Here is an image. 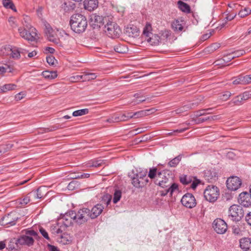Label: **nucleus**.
I'll list each match as a JSON object with an SVG mask.
<instances>
[{
  "label": "nucleus",
  "mask_w": 251,
  "mask_h": 251,
  "mask_svg": "<svg viewBox=\"0 0 251 251\" xmlns=\"http://www.w3.org/2000/svg\"><path fill=\"white\" fill-rule=\"evenodd\" d=\"M70 24L71 29L75 32H83L87 26V21L85 16L80 14L73 15L70 19Z\"/></svg>",
  "instance_id": "1"
},
{
  "label": "nucleus",
  "mask_w": 251,
  "mask_h": 251,
  "mask_svg": "<svg viewBox=\"0 0 251 251\" xmlns=\"http://www.w3.org/2000/svg\"><path fill=\"white\" fill-rule=\"evenodd\" d=\"M147 169H141L136 171V173L131 177L132 184L137 188H142L145 187L149 182L147 176Z\"/></svg>",
  "instance_id": "2"
},
{
  "label": "nucleus",
  "mask_w": 251,
  "mask_h": 251,
  "mask_svg": "<svg viewBox=\"0 0 251 251\" xmlns=\"http://www.w3.org/2000/svg\"><path fill=\"white\" fill-rule=\"evenodd\" d=\"M103 30L106 35L111 38L118 37L121 33L119 26L116 23L109 20L104 25Z\"/></svg>",
  "instance_id": "3"
},
{
  "label": "nucleus",
  "mask_w": 251,
  "mask_h": 251,
  "mask_svg": "<svg viewBox=\"0 0 251 251\" xmlns=\"http://www.w3.org/2000/svg\"><path fill=\"white\" fill-rule=\"evenodd\" d=\"M90 209L87 208L80 209L77 212L73 211L72 216L74 218V222L80 225L86 223L90 218Z\"/></svg>",
  "instance_id": "4"
},
{
  "label": "nucleus",
  "mask_w": 251,
  "mask_h": 251,
  "mask_svg": "<svg viewBox=\"0 0 251 251\" xmlns=\"http://www.w3.org/2000/svg\"><path fill=\"white\" fill-rule=\"evenodd\" d=\"M203 194L207 201L213 202L217 200L220 195L219 190L216 186L208 185L205 189Z\"/></svg>",
  "instance_id": "5"
},
{
  "label": "nucleus",
  "mask_w": 251,
  "mask_h": 251,
  "mask_svg": "<svg viewBox=\"0 0 251 251\" xmlns=\"http://www.w3.org/2000/svg\"><path fill=\"white\" fill-rule=\"evenodd\" d=\"M244 212L241 205L233 204L229 209V217L233 221L238 222L244 217Z\"/></svg>",
  "instance_id": "6"
},
{
  "label": "nucleus",
  "mask_w": 251,
  "mask_h": 251,
  "mask_svg": "<svg viewBox=\"0 0 251 251\" xmlns=\"http://www.w3.org/2000/svg\"><path fill=\"white\" fill-rule=\"evenodd\" d=\"M172 178L169 174L166 176V172L164 171L158 172V178L154 180V183L162 188H167L171 184Z\"/></svg>",
  "instance_id": "7"
},
{
  "label": "nucleus",
  "mask_w": 251,
  "mask_h": 251,
  "mask_svg": "<svg viewBox=\"0 0 251 251\" xmlns=\"http://www.w3.org/2000/svg\"><path fill=\"white\" fill-rule=\"evenodd\" d=\"M18 31L22 38L28 41H34L38 38L36 29L35 28L28 30L20 27L18 28Z\"/></svg>",
  "instance_id": "8"
},
{
  "label": "nucleus",
  "mask_w": 251,
  "mask_h": 251,
  "mask_svg": "<svg viewBox=\"0 0 251 251\" xmlns=\"http://www.w3.org/2000/svg\"><path fill=\"white\" fill-rule=\"evenodd\" d=\"M72 213L73 211H69L65 214L61 215V217L58 220V225H61L65 226V229L72 226L73 221L74 222V218L73 217Z\"/></svg>",
  "instance_id": "9"
},
{
  "label": "nucleus",
  "mask_w": 251,
  "mask_h": 251,
  "mask_svg": "<svg viewBox=\"0 0 251 251\" xmlns=\"http://www.w3.org/2000/svg\"><path fill=\"white\" fill-rule=\"evenodd\" d=\"M183 205L187 208H192L196 206L197 202L194 196L191 193L185 194L181 200Z\"/></svg>",
  "instance_id": "10"
},
{
  "label": "nucleus",
  "mask_w": 251,
  "mask_h": 251,
  "mask_svg": "<svg viewBox=\"0 0 251 251\" xmlns=\"http://www.w3.org/2000/svg\"><path fill=\"white\" fill-rule=\"evenodd\" d=\"M214 230L218 234L225 233L227 229L226 223L223 219L217 218L213 223Z\"/></svg>",
  "instance_id": "11"
},
{
  "label": "nucleus",
  "mask_w": 251,
  "mask_h": 251,
  "mask_svg": "<svg viewBox=\"0 0 251 251\" xmlns=\"http://www.w3.org/2000/svg\"><path fill=\"white\" fill-rule=\"evenodd\" d=\"M18 218L14 213L5 215L0 220V224L3 226H10L16 224Z\"/></svg>",
  "instance_id": "12"
},
{
  "label": "nucleus",
  "mask_w": 251,
  "mask_h": 251,
  "mask_svg": "<svg viewBox=\"0 0 251 251\" xmlns=\"http://www.w3.org/2000/svg\"><path fill=\"white\" fill-rule=\"evenodd\" d=\"M108 17H103L97 15L96 13L92 14L90 16V23L93 25L100 27L108 21Z\"/></svg>",
  "instance_id": "13"
},
{
  "label": "nucleus",
  "mask_w": 251,
  "mask_h": 251,
  "mask_svg": "<svg viewBox=\"0 0 251 251\" xmlns=\"http://www.w3.org/2000/svg\"><path fill=\"white\" fill-rule=\"evenodd\" d=\"M241 184V179L237 176H231L226 180L227 188L231 191L237 190L240 187Z\"/></svg>",
  "instance_id": "14"
},
{
  "label": "nucleus",
  "mask_w": 251,
  "mask_h": 251,
  "mask_svg": "<svg viewBox=\"0 0 251 251\" xmlns=\"http://www.w3.org/2000/svg\"><path fill=\"white\" fill-rule=\"evenodd\" d=\"M238 201L240 205L248 207L251 206V195L250 193L243 192L240 194Z\"/></svg>",
  "instance_id": "15"
},
{
  "label": "nucleus",
  "mask_w": 251,
  "mask_h": 251,
  "mask_svg": "<svg viewBox=\"0 0 251 251\" xmlns=\"http://www.w3.org/2000/svg\"><path fill=\"white\" fill-rule=\"evenodd\" d=\"M45 34L49 41L52 42L57 45L60 44V40L59 38L56 37L55 32L50 26H46Z\"/></svg>",
  "instance_id": "16"
},
{
  "label": "nucleus",
  "mask_w": 251,
  "mask_h": 251,
  "mask_svg": "<svg viewBox=\"0 0 251 251\" xmlns=\"http://www.w3.org/2000/svg\"><path fill=\"white\" fill-rule=\"evenodd\" d=\"M34 243V239L32 237L27 235L21 236L16 241L17 245H27L28 246H32Z\"/></svg>",
  "instance_id": "17"
},
{
  "label": "nucleus",
  "mask_w": 251,
  "mask_h": 251,
  "mask_svg": "<svg viewBox=\"0 0 251 251\" xmlns=\"http://www.w3.org/2000/svg\"><path fill=\"white\" fill-rule=\"evenodd\" d=\"M185 22L182 18L175 20L172 23L171 26L175 32H181L182 31Z\"/></svg>",
  "instance_id": "18"
},
{
  "label": "nucleus",
  "mask_w": 251,
  "mask_h": 251,
  "mask_svg": "<svg viewBox=\"0 0 251 251\" xmlns=\"http://www.w3.org/2000/svg\"><path fill=\"white\" fill-rule=\"evenodd\" d=\"M104 208V206L102 204L95 205L91 210H90V218L91 219L96 218L101 213Z\"/></svg>",
  "instance_id": "19"
},
{
  "label": "nucleus",
  "mask_w": 251,
  "mask_h": 251,
  "mask_svg": "<svg viewBox=\"0 0 251 251\" xmlns=\"http://www.w3.org/2000/svg\"><path fill=\"white\" fill-rule=\"evenodd\" d=\"M83 4L85 9L92 11L98 7V0H85Z\"/></svg>",
  "instance_id": "20"
},
{
  "label": "nucleus",
  "mask_w": 251,
  "mask_h": 251,
  "mask_svg": "<svg viewBox=\"0 0 251 251\" xmlns=\"http://www.w3.org/2000/svg\"><path fill=\"white\" fill-rule=\"evenodd\" d=\"M11 49L10 56L14 59L20 58L21 53L23 52V50H25L24 49L12 46L11 47Z\"/></svg>",
  "instance_id": "21"
},
{
  "label": "nucleus",
  "mask_w": 251,
  "mask_h": 251,
  "mask_svg": "<svg viewBox=\"0 0 251 251\" xmlns=\"http://www.w3.org/2000/svg\"><path fill=\"white\" fill-rule=\"evenodd\" d=\"M139 29L134 25L127 27L126 29V33L129 36L135 38L139 35Z\"/></svg>",
  "instance_id": "22"
},
{
  "label": "nucleus",
  "mask_w": 251,
  "mask_h": 251,
  "mask_svg": "<svg viewBox=\"0 0 251 251\" xmlns=\"http://www.w3.org/2000/svg\"><path fill=\"white\" fill-rule=\"evenodd\" d=\"M240 246L242 249L246 251L251 250V237H244L240 240Z\"/></svg>",
  "instance_id": "23"
},
{
  "label": "nucleus",
  "mask_w": 251,
  "mask_h": 251,
  "mask_svg": "<svg viewBox=\"0 0 251 251\" xmlns=\"http://www.w3.org/2000/svg\"><path fill=\"white\" fill-rule=\"evenodd\" d=\"M166 188L164 191H161V196H165L168 193H170V195L172 196L174 191L178 190V185L172 182L171 184Z\"/></svg>",
  "instance_id": "24"
},
{
  "label": "nucleus",
  "mask_w": 251,
  "mask_h": 251,
  "mask_svg": "<svg viewBox=\"0 0 251 251\" xmlns=\"http://www.w3.org/2000/svg\"><path fill=\"white\" fill-rule=\"evenodd\" d=\"M146 40L151 45L156 46L159 44L161 38L157 34H152L150 37L146 38Z\"/></svg>",
  "instance_id": "25"
},
{
  "label": "nucleus",
  "mask_w": 251,
  "mask_h": 251,
  "mask_svg": "<svg viewBox=\"0 0 251 251\" xmlns=\"http://www.w3.org/2000/svg\"><path fill=\"white\" fill-rule=\"evenodd\" d=\"M198 105V102H190L187 104L184 105L180 108L176 110V113H181L184 111H186L190 109H193L196 107Z\"/></svg>",
  "instance_id": "26"
},
{
  "label": "nucleus",
  "mask_w": 251,
  "mask_h": 251,
  "mask_svg": "<svg viewBox=\"0 0 251 251\" xmlns=\"http://www.w3.org/2000/svg\"><path fill=\"white\" fill-rule=\"evenodd\" d=\"M75 7V4L71 1L64 2L61 5V9L65 12L74 10Z\"/></svg>",
  "instance_id": "27"
},
{
  "label": "nucleus",
  "mask_w": 251,
  "mask_h": 251,
  "mask_svg": "<svg viewBox=\"0 0 251 251\" xmlns=\"http://www.w3.org/2000/svg\"><path fill=\"white\" fill-rule=\"evenodd\" d=\"M105 164L104 160L99 159L96 160H92L87 163V166L89 167H99L102 166Z\"/></svg>",
  "instance_id": "28"
},
{
  "label": "nucleus",
  "mask_w": 251,
  "mask_h": 251,
  "mask_svg": "<svg viewBox=\"0 0 251 251\" xmlns=\"http://www.w3.org/2000/svg\"><path fill=\"white\" fill-rule=\"evenodd\" d=\"M22 24L24 26L23 28L25 29L30 30L32 28H33L31 25V19L28 16L25 15L23 16Z\"/></svg>",
  "instance_id": "29"
},
{
  "label": "nucleus",
  "mask_w": 251,
  "mask_h": 251,
  "mask_svg": "<svg viewBox=\"0 0 251 251\" xmlns=\"http://www.w3.org/2000/svg\"><path fill=\"white\" fill-rule=\"evenodd\" d=\"M114 50L117 52L125 53L128 51V48L125 45L118 44L114 47Z\"/></svg>",
  "instance_id": "30"
},
{
  "label": "nucleus",
  "mask_w": 251,
  "mask_h": 251,
  "mask_svg": "<svg viewBox=\"0 0 251 251\" xmlns=\"http://www.w3.org/2000/svg\"><path fill=\"white\" fill-rule=\"evenodd\" d=\"M220 47L219 43H215L211 44L204 49V52L208 53H211Z\"/></svg>",
  "instance_id": "31"
},
{
  "label": "nucleus",
  "mask_w": 251,
  "mask_h": 251,
  "mask_svg": "<svg viewBox=\"0 0 251 251\" xmlns=\"http://www.w3.org/2000/svg\"><path fill=\"white\" fill-rule=\"evenodd\" d=\"M112 200V196L108 194H106L104 195L101 199L100 200V204H104L106 206H108L111 201Z\"/></svg>",
  "instance_id": "32"
},
{
  "label": "nucleus",
  "mask_w": 251,
  "mask_h": 251,
  "mask_svg": "<svg viewBox=\"0 0 251 251\" xmlns=\"http://www.w3.org/2000/svg\"><path fill=\"white\" fill-rule=\"evenodd\" d=\"M158 172L157 171V168L155 167H152L150 169L148 176V178L149 177L150 179L155 180L156 178H158Z\"/></svg>",
  "instance_id": "33"
},
{
  "label": "nucleus",
  "mask_w": 251,
  "mask_h": 251,
  "mask_svg": "<svg viewBox=\"0 0 251 251\" xmlns=\"http://www.w3.org/2000/svg\"><path fill=\"white\" fill-rule=\"evenodd\" d=\"M2 4L7 9H11L15 12L17 11L15 6L11 0H2Z\"/></svg>",
  "instance_id": "34"
},
{
  "label": "nucleus",
  "mask_w": 251,
  "mask_h": 251,
  "mask_svg": "<svg viewBox=\"0 0 251 251\" xmlns=\"http://www.w3.org/2000/svg\"><path fill=\"white\" fill-rule=\"evenodd\" d=\"M177 3L179 8L182 11L186 13H189L190 12V7L188 4L180 0L178 1Z\"/></svg>",
  "instance_id": "35"
},
{
  "label": "nucleus",
  "mask_w": 251,
  "mask_h": 251,
  "mask_svg": "<svg viewBox=\"0 0 251 251\" xmlns=\"http://www.w3.org/2000/svg\"><path fill=\"white\" fill-rule=\"evenodd\" d=\"M46 188L45 186H40L37 190L34 193H36L35 195V198L37 199H41L44 195L46 194H44V192H45Z\"/></svg>",
  "instance_id": "36"
},
{
  "label": "nucleus",
  "mask_w": 251,
  "mask_h": 251,
  "mask_svg": "<svg viewBox=\"0 0 251 251\" xmlns=\"http://www.w3.org/2000/svg\"><path fill=\"white\" fill-rule=\"evenodd\" d=\"M11 46L5 45L0 48V55L8 56L10 55Z\"/></svg>",
  "instance_id": "37"
},
{
  "label": "nucleus",
  "mask_w": 251,
  "mask_h": 251,
  "mask_svg": "<svg viewBox=\"0 0 251 251\" xmlns=\"http://www.w3.org/2000/svg\"><path fill=\"white\" fill-rule=\"evenodd\" d=\"M193 177L191 176H188L187 175H182L180 176L179 179L181 183L184 185H187L193 181Z\"/></svg>",
  "instance_id": "38"
},
{
  "label": "nucleus",
  "mask_w": 251,
  "mask_h": 251,
  "mask_svg": "<svg viewBox=\"0 0 251 251\" xmlns=\"http://www.w3.org/2000/svg\"><path fill=\"white\" fill-rule=\"evenodd\" d=\"M182 159V155H178L175 158L172 159L169 163L168 165L171 167H176L181 161Z\"/></svg>",
  "instance_id": "39"
},
{
  "label": "nucleus",
  "mask_w": 251,
  "mask_h": 251,
  "mask_svg": "<svg viewBox=\"0 0 251 251\" xmlns=\"http://www.w3.org/2000/svg\"><path fill=\"white\" fill-rule=\"evenodd\" d=\"M42 75L46 78L54 79L57 76L56 72L44 71L42 72Z\"/></svg>",
  "instance_id": "40"
},
{
  "label": "nucleus",
  "mask_w": 251,
  "mask_h": 251,
  "mask_svg": "<svg viewBox=\"0 0 251 251\" xmlns=\"http://www.w3.org/2000/svg\"><path fill=\"white\" fill-rule=\"evenodd\" d=\"M150 110H141L139 111H137L134 113L131 112V116H132V118H138L140 117H143L147 115L148 114L147 113Z\"/></svg>",
  "instance_id": "41"
},
{
  "label": "nucleus",
  "mask_w": 251,
  "mask_h": 251,
  "mask_svg": "<svg viewBox=\"0 0 251 251\" xmlns=\"http://www.w3.org/2000/svg\"><path fill=\"white\" fill-rule=\"evenodd\" d=\"M105 122L110 124L121 122L119 114L113 115L107 119Z\"/></svg>",
  "instance_id": "42"
},
{
  "label": "nucleus",
  "mask_w": 251,
  "mask_h": 251,
  "mask_svg": "<svg viewBox=\"0 0 251 251\" xmlns=\"http://www.w3.org/2000/svg\"><path fill=\"white\" fill-rule=\"evenodd\" d=\"M151 26L150 24H147L145 27L144 28L143 31V35L145 37L146 40V38L150 37L152 33L151 32Z\"/></svg>",
  "instance_id": "43"
},
{
  "label": "nucleus",
  "mask_w": 251,
  "mask_h": 251,
  "mask_svg": "<svg viewBox=\"0 0 251 251\" xmlns=\"http://www.w3.org/2000/svg\"><path fill=\"white\" fill-rule=\"evenodd\" d=\"M121 122H125L132 118L131 112H125V113L119 114Z\"/></svg>",
  "instance_id": "44"
},
{
  "label": "nucleus",
  "mask_w": 251,
  "mask_h": 251,
  "mask_svg": "<svg viewBox=\"0 0 251 251\" xmlns=\"http://www.w3.org/2000/svg\"><path fill=\"white\" fill-rule=\"evenodd\" d=\"M65 230V226H63L61 225H58V222L57 223L56 226H54L52 229V233L56 234H60L62 233Z\"/></svg>",
  "instance_id": "45"
},
{
  "label": "nucleus",
  "mask_w": 251,
  "mask_h": 251,
  "mask_svg": "<svg viewBox=\"0 0 251 251\" xmlns=\"http://www.w3.org/2000/svg\"><path fill=\"white\" fill-rule=\"evenodd\" d=\"M88 112L89 109L85 108L75 111L73 112L72 115L74 117H77L87 114Z\"/></svg>",
  "instance_id": "46"
},
{
  "label": "nucleus",
  "mask_w": 251,
  "mask_h": 251,
  "mask_svg": "<svg viewBox=\"0 0 251 251\" xmlns=\"http://www.w3.org/2000/svg\"><path fill=\"white\" fill-rule=\"evenodd\" d=\"M251 13V9L248 7H244L240 10L238 15L241 18H244Z\"/></svg>",
  "instance_id": "47"
},
{
  "label": "nucleus",
  "mask_w": 251,
  "mask_h": 251,
  "mask_svg": "<svg viewBox=\"0 0 251 251\" xmlns=\"http://www.w3.org/2000/svg\"><path fill=\"white\" fill-rule=\"evenodd\" d=\"M122 197V192L119 190H115L114 193L113 202L114 203H117L121 199Z\"/></svg>",
  "instance_id": "48"
},
{
  "label": "nucleus",
  "mask_w": 251,
  "mask_h": 251,
  "mask_svg": "<svg viewBox=\"0 0 251 251\" xmlns=\"http://www.w3.org/2000/svg\"><path fill=\"white\" fill-rule=\"evenodd\" d=\"M232 83L233 84H235V85L246 84L244 76L239 75L238 77L235 78V79L233 81Z\"/></svg>",
  "instance_id": "49"
},
{
  "label": "nucleus",
  "mask_w": 251,
  "mask_h": 251,
  "mask_svg": "<svg viewBox=\"0 0 251 251\" xmlns=\"http://www.w3.org/2000/svg\"><path fill=\"white\" fill-rule=\"evenodd\" d=\"M97 75L95 73H85L84 74L83 79L85 81H90L95 79Z\"/></svg>",
  "instance_id": "50"
},
{
  "label": "nucleus",
  "mask_w": 251,
  "mask_h": 251,
  "mask_svg": "<svg viewBox=\"0 0 251 251\" xmlns=\"http://www.w3.org/2000/svg\"><path fill=\"white\" fill-rule=\"evenodd\" d=\"M204 176L205 177L206 179L210 180L213 179L214 177H215L216 175L215 173L212 174L210 170H206L204 172Z\"/></svg>",
  "instance_id": "51"
},
{
  "label": "nucleus",
  "mask_w": 251,
  "mask_h": 251,
  "mask_svg": "<svg viewBox=\"0 0 251 251\" xmlns=\"http://www.w3.org/2000/svg\"><path fill=\"white\" fill-rule=\"evenodd\" d=\"M61 128L62 127L59 125H54L49 127L45 128L44 129V132L53 131Z\"/></svg>",
  "instance_id": "52"
},
{
  "label": "nucleus",
  "mask_w": 251,
  "mask_h": 251,
  "mask_svg": "<svg viewBox=\"0 0 251 251\" xmlns=\"http://www.w3.org/2000/svg\"><path fill=\"white\" fill-rule=\"evenodd\" d=\"M245 53V51L244 50H239L234 51L231 53L232 55L233 59L236 57H240Z\"/></svg>",
  "instance_id": "53"
},
{
  "label": "nucleus",
  "mask_w": 251,
  "mask_h": 251,
  "mask_svg": "<svg viewBox=\"0 0 251 251\" xmlns=\"http://www.w3.org/2000/svg\"><path fill=\"white\" fill-rule=\"evenodd\" d=\"M231 102L236 105H241L243 103V101L240 95L234 97L231 100Z\"/></svg>",
  "instance_id": "54"
},
{
  "label": "nucleus",
  "mask_w": 251,
  "mask_h": 251,
  "mask_svg": "<svg viewBox=\"0 0 251 251\" xmlns=\"http://www.w3.org/2000/svg\"><path fill=\"white\" fill-rule=\"evenodd\" d=\"M17 86L14 84H7L3 86V89H4V92L14 90L16 88Z\"/></svg>",
  "instance_id": "55"
},
{
  "label": "nucleus",
  "mask_w": 251,
  "mask_h": 251,
  "mask_svg": "<svg viewBox=\"0 0 251 251\" xmlns=\"http://www.w3.org/2000/svg\"><path fill=\"white\" fill-rule=\"evenodd\" d=\"M212 110H213L212 108H209L201 109V110L198 111L196 112V116L197 117H199L201 116L205 115H206L205 111H211Z\"/></svg>",
  "instance_id": "56"
},
{
  "label": "nucleus",
  "mask_w": 251,
  "mask_h": 251,
  "mask_svg": "<svg viewBox=\"0 0 251 251\" xmlns=\"http://www.w3.org/2000/svg\"><path fill=\"white\" fill-rule=\"evenodd\" d=\"M47 63L51 66H53L55 65V62H56V60L55 57L52 55H49L47 57Z\"/></svg>",
  "instance_id": "57"
},
{
  "label": "nucleus",
  "mask_w": 251,
  "mask_h": 251,
  "mask_svg": "<svg viewBox=\"0 0 251 251\" xmlns=\"http://www.w3.org/2000/svg\"><path fill=\"white\" fill-rule=\"evenodd\" d=\"M161 38L163 39L164 40L167 39L171 35V31L168 30H165L164 31H161Z\"/></svg>",
  "instance_id": "58"
},
{
  "label": "nucleus",
  "mask_w": 251,
  "mask_h": 251,
  "mask_svg": "<svg viewBox=\"0 0 251 251\" xmlns=\"http://www.w3.org/2000/svg\"><path fill=\"white\" fill-rule=\"evenodd\" d=\"M192 182V183L191 184V187L193 189H195L196 188V187H197L198 184L201 183V180L200 179L196 178L195 177H193V181Z\"/></svg>",
  "instance_id": "59"
},
{
  "label": "nucleus",
  "mask_w": 251,
  "mask_h": 251,
  "mask_svg": "<svg viewBox=\"0 0 251 251\" xmlns=\"http://www.w3.org/2000/svg\"><path fill=\"white\" fill-rule=\"evenodd\" d=\"M231 95L232 94L230 92L226 91L221 96V99L226 101L227 100Z\"/></svg>",
  "instance_id": "60"
},
{
  "label": "nucleus",
  "mask_w": 251,
  "mask_h": 251,
  "mask_svg": "<svg viewBox=\"0 0 251 251\" xmlns=\"http://www.w3.org/2000/svg\"><path fill=\"white\" fill-rule=\"evenodd\" d=\"M251 94L248 92H245L240 94L241 97L243 101V102L247 100H248L250 97Z\"/></svg>",
  "instance_id": "61"
},
{
  "label": "nucleus",
  "mask_w": 251,
  "mask_h": 251,
  "mask_svg": "<svg viewBox=\"0 0 251 251\" xmlns=\"http://www.w3.org/2000/svg\"><path fill=\"white\" fill-rule=\"evenodd\" d=\"M39 231L41 234L45 238H46L47 240H50V237L49 236L48 233L44 228H43V227H41L39 229Z\"/></svg>",
  "instance_id": "62"
},
{
  "label": "nucleus",
  "mask_w": 251,
  "mask_h": 251,
  "mask_svg": "<svg viewBox=\"0 0 251 251\" xmlns=\"http://www.w3.org/2000/svg\"><path fill=\"white\" fill-rule=\"evenodd\" d=\"M30 201L29 197L27 196L20 201V203L23 206H25Z\"/></svg>",
  "instance_id": "63"
},
{
  "label": "nucleus",
  "mask_w": 251,
  "mask_h": 251,
  "mask_svg": "<svg viewBox=\"0 0 251 251\" xmlns=\"http://www.w3.org/2000/svg\"><path fill=\"white\" fill-rule=\"evenodd\" d=\"M25 234L26 235L29 236L30 237L34 236L36 237V236H38L37 233L33 230L26 231L25 232Z\"/></svg>",
  "instance_id": "64"
}]
</instances>
